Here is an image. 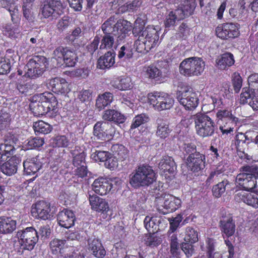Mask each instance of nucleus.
Listing matches in <instances>:
<instances>
[{
	"label": "nucleus",
	"mask_w": 258,
	"mask_h": 258,
	"mask_svg": "<svg viewBox=\"0 0 258 258\" xmlns=\"http://www.w3.org/2000/svg\"><path fill=\"white\" fill-rule=\"evenodd\" d=\"M205 156L199 152L190 154L186 159V165L189 170L198 172L205 167Z\"/></svg>",
	"instance_id": "14"
},
{
	"label": "nucleus",
	"mask_w": 258,
	"mask_h": 258,
	"mask_svg": "<svg viewBox=\"0 0 258 258\" xmlns=\"http://www.w3.org/2000/svg\"><path fill=\"white\" fill-rule=\"evenodd\" d=\"M132 23L126 20H119L116 22L114 16H111L101 26L104 34L116 36L120 40L124 39L132 31Z\"/></svg>",
	"instance_id": "2"
},
{
	"label": "nucleus",
	"mask_w": 258,
	"mask_h": 258,
	"mask_svg": "<svg viewBox=\"0 0 258 258\" xmlns=\"http://www.w3.org/2000/svg\"><path fill=\"white\" fill-rule=\"evenodd\" d=\"M114 36L112 34H104L101 40H100V49H109L115 47L116 44Z\"/></svg>",
	"instance_id": "39"
},
{
	"label": "nucleus",
	"mask_w": 258,
	"mask_h": 258,
	"mask_svg": "<svg viewBox=\"0 0 258 258\" xmlns=\"http://www.w3.org/2000/svg\"><path fill=\"white\" fill-rule=\"evenodd\" d=\"M177 98L186 110H192L199 104L198 93L188 86L182 88L181 90L178 91Z\"/></svg>",
	"instance_id": "9"
},
{
	"label": "nucleus",
	"mask_w": 258,
	"mask_h": 258,
	"mask_svg": "<svg viewBox=\"0 0 258 258\" xmlns=\"http://www.w3.org/2000/svg\"><path fill=\"white\" fill-rule=\"evenodd\" d=\"M57 101L54 95L49 92L35 95L29 107L36 116L43 115L50 111L56 112Z\"/></svg>",
	"instance_id": "1"
},
{
	"label": "nucleus",
	"mask_w": 258,
	"mask_h": 258,
	"mask_svg": "<svg viewBox=\"0 0 258 258\" xmlns=\"http://www.w3.org/2000/svg\"><path fill=\"white\" fill-rule=\"evenodd\" d=\"M113 100V96L112 93L105 92L97 97L96 100V107L99 110H101L110 105Z\"/></svg>",
	"instance_id": "33"
},
{
	"label": "nucleus",
	"mask_w": 258,
	"mask_h": 258,
	"mask_svg": "<svg viewBox=\"0 0 258 258\" xmlns=\"http://www.w3.org/2000/svg\"><path fill=\"white\" fill-rule=\"evenodd\" d=\"M24 172L26 175L34 174L40 168V165L35 159H27L23 162Z\"/></svg>",
	"instance_id": "34"
},
{
	"label": "nucleus",
	"mask_w": 258,
	"mask_h": 258,
	"mask_svg": "<svg viewBox=\"0 0 258 258\" xmlns=\"http://www.w3.org/2000/svg\"><path fill=\"white\" fill-rule=\"evenodd\" d=\"M134 45L136 51L139 53H145L151 49L147 48V43L144 39H141L139 37L135 42Z\"/></svg>",
	"instance_id": "53"
},
{
	"label": "nucleus",
	"mask_w": 258,
	"mask_h": 258,
	"mask_svg": "<svg viewBox=\"0 0 258 258\" xmlns=\"http://www.w3.org/2000/svg\"><path fill=\"white\" fill-rule=\"evenodd\" d=\"M62 8L60 0H44L42 8L41 14L45 18L55 16V14L59 15V11Z\"/></svg>",
	"instance_id": "12"
},
{
	"label": "nucleus",
	"mask_w": 258,
	"mask_h": 258,
	"mask_svg": "<svg viewBox=\"0 0 258 258\" xmlns=\"http://www.w3.org/2000/svg\"><path fill=\"white\" fill-rule=\"evenodd\" d=\"M148 121V117L144 114H141L136 116L133 119L131 129L136 128L141 124L147 122Z\"/></svg>",
	"instance_id": "54"
},
{
	"label": "nucleus",
	"mask_w": 258,
	"mask_h": 258,
	"mask_svg": "<svg viewBox=\"0 0 258 258\" xmlns=\"http://www.w3.org/2000/svg\"><path fill=\"white\" fill-rule=\"evenodd\" d=\"M112 181V180L106 178H98L93 182L92 189L96 194L101 196L106 195L113 187Z\"/></svg>",
	"instance_id": "16"
},
{
	"label": "nucleus",
	"mask_w": 258,
	"mask_h": 258,
	"mask_svg": "<svg viewBox=\"0 0 258 258\" xmlns=\"http://www.w3.org/2000/svg\"><path fill=\"white\" fill-rule=\"evenodd\" d=\"M162 218L158 216H146L144 219V223L145 227L150 233H155L160 229V224Z\"/></svg>",
	"instance_id": "25"
},
{
	"label": "nucleus",
	"mask_w": 258,
	"mask_h": 258,
	"mask_svg": "<svg viewBox=\"0 0 258 258\" xmlns=\"http://www.w3.org/2000/svg\"><path fill=\"white\" fill-rule=\"evenodd\" d=\"M157 136L162 139L166 138L170 133L168 124L166 121L161 118L157 120Z\"/></svg>",
	"instance_id": "36"
},
{
	"label": "nucleus",
	"mask_w": 258,
	"mask_h": 258,
	"mask_svg": "<svg viewBox=\"0 0 258 258\" xmlns=\"http://www.w3.org/2000/svg\"><path fill=\"white\" fill-rule=\"evenodd\" d=\"M66 240L57 238H54L49 243V249L51 252L54 255H58L62 253L65 247Z\"/></svg>",
	"instance_id": "35"
},
{
	"label": "nucleus",
	"mask_w": 258,
	"mask_h": 258,
	"mask_svg": "<svg viewBox=\"0 0 258 258\" xmlns=\"http://www.w3.org/2000/svg\"><path fill=\"white\" fill-rule=\"evenodd\" d=\"M72 154L73 156V163L74 166L86 165L85 162V154L80 147H75V149L72 151Z\"/></svg>",
	"instance_id": "38"
},
{
	"label": "nucleus",
	"mask_w": 258,
	"mask_h": 258,
	"mask_svg": "<svg viewBox=\"0 0 258 258\" xmlns=\"http://www.w3.org/2000/svg\"><path fill=\"white\" fill-rule=\"evenodd\" d=\"M16 221L10 217H0V233H11L16 228Z\"/></svg>",
	"instance_id": "28"
},
{
	"label": "nucleus",
	"mask_w": 258,
	"mask_h": 258,
	"mask_svg": "<svg viewBox=\"0 0 258 258\" xmlns=\"http://www.w3.org/2000/svg\"><path fill=\"white\" fill-rule=\"evenodd\" d=\"M14 151V146L8 143L0 144V152L6 160L13 154Z\"/></svg>",
	"instance_id": "49"
},
{
	"label": "nucleus",
	"mask_w": 258,
	"mask_h": 258,
	"mask_svg": "<svg viewBox=\"0 0 258 258\" xmlns=\"http://www.w3.org/2000/svg\"><path fill=\"white\" fill-rule=\"evenodd\" d=\"M133 55V52L132 46L128 44H126L121 46L120 48L118 51V57L120 59H128L132 58Z\"/></svg>",
	"instance_id": "45"
},
{
	"label": "nucleus",
	"mask_w": 258,
	"mask_h": 258,
	"mask_svg": "<svg viewBox=\"0 0 258 258\" xmlns=\"http://www.w3.org/2000/svg\"><path fill=\"white\" fill-rule=\"evenodd\" d=\"M17 236L22 249L32 250L38 240V232L33 227H27L24 230L18 231Z\"/></svg>",
	"instance_id": "10"
},
{
	"label": "nucleus",
	"mask_w": 258,
	"mask_h": 258,
	"mask_svg": "<svg viewBox=\"0 0 258 258\" xmlns=\"http://www.w3.org/2000/svg\"><path fill=\"white\" fill-rule=\"evenodd\" d=\"M234 199L238 202H243L254 208H258V196L256 194H251L244 190H236Z\"/></svg>",
	"instance_id": "19"
},
{
	"label": "nucleus",
	"mask_w": 258,
	"mask_h": 258,
	"mask_svg": "<svg viewBox=\"0 0 258 258\" xmlns=\"http://www.w3.org/2000/svg\"><path fill=\"white\" fill-rule=\"evenodd\" d=\"M53 144L58 147H66L68 145L69 140L65 136H59L54 139Z\"/></svg>",
	"instance_id": "61"
},
{
	"label": "nucleus",
	"mask_w": 258,
	"mask_h": 258,
	"mask_svg": "<svg viewBox=\"0 0 258 258\" xmlns=\"http://www.w3.org/2000/svg\"><path fill=\"white\" fill-rule=\"evenodd\" d=\"M31 5L24 4L23 6V15L24 17L29 22H33L34 17L31 10Z\"/></svg>",
	"instance_id": "59"
},
{
	"label": "nucleus",
	"mask_w": 258,
	"mask_h": 258,
	"mask_svg": "<svg viewBox=\"0 0 258 258\" xmlns=\"http://www.w3.org/2000/svg\"><path fill=\"white\" fill-rule=\"evenodd\" d=\"M194 120L197 134L201 137L206 138L212 136L215 132V123L207 115L198 113L191 116L188 121Z\"/></svg>",
	"instance_id": "6"
},
{
	"label": "nucleus",
	"mask_w": 258,
	"mask_h": 258,
	"mask_svg": "<svg viewBox=\"0 0 258 258\" xmlns=\"http://www.w3.org/2000/svg\"><path fill=\"white\" fill-rule=\"evenodd\" d=\"M47 65V59L45 57L34 56L26 66V74L29 77L40 75L45 71Z\"/></svg>",
	"instance_id": "11"
},
{
	"label": "nucleus",
	"mask_w": 258,
	"mask_h": 258,
	"mask_svg": "<svg viewBox=\"0 0 258 258\" xmlns=\"http://www.w3.org/2000/svg\"><path fill=\"white\" fill-rule=\"evenodd\" d=\"M216 33L217 36L222 39L233 38L239 34L237 26L233 23H226L218 26Z\"/></svg>",
	"instance_id": "13"
},
{
	"label": "nucleus",
	"mask_w": 258,
	"mask_h": 258,
	"mask_svg": "<svg viewBox=\"0 0 258 258\" xmlns=\"http://www.w3.org/2000/svg\"><path fill=\"white\" fill-rule=\"evenodd\" d=\"M148 103L157 111H163L171 108L174 103L173 98L164 92H155L148 94Z\"/></svg>",
	"instance_id": "8"
},
{
	"label": "nucleus",
	"mask_w": 258,
	"mask_h": 258,
	"mask_svg": "<svg viewBox=\"0 0 258 258\" xmlns=\"http://www.w3.org/2000/svg\"><path fill=\"white\" fill-rule=\"evenodd\" d=\"M106 122H97L94 126V135L96 136L98 139L104 140L105 129L103 128V124Z\"/></svg>",
	"instance_id": "52"
},
{
	"label": "nucleus",
	"mask_w": 258,
	"mask_h": 258,
	"mask_svg": "<svg viewBox=\"0 0 258 258\" xmlns=\"http://www.w3.org/2000/svg\"><path fill=\"white\" fill-rule=\"evenodd\" d=\"M179 14H177V9L174 11H170L166 16L165 21V25L166 27L173 26L176 20H180L184 18H179Z\"/></svg>",
	"instance_id": "46"
},
{
	"label": "nucleus",
	"mask_w": 258,
	"mask_h": 258,
	"mask_svg": "<svg viewBox=\"0 0 258 258\" xmlns=\"http://www.w3.org/2000/svg\"><path fill=\"white\" fill-rule=\"evenodd\" d=\"M160 170L166 175L173 173L176 169V165L173 159L169 156H164L159 163Z\"/></svg>",
	"instance_id": "29"
},
{
	"label": "nucleus",
	"mask_w": 258,
	"mask_h": 258,
	"mask_svg": "<svg viewBox=\"0 0 258 258\" xmlns=\"http://www.w3.org/2000/svg\"><path fill=\"white\" fill-rule=\"evenodd\" d=\"M89 200L91 209L97 212L106 213L109 210L108 202L96 195H89Z\"/></svg>",
	"instance_id": "20"
},
{
	"label": "nucleus",
	"mask_w": 258,
	"mask_h": 258,
	"mask_svg": "<svg viewBox=\"0 0 258 258\" xmlns=\"http://www.w3.org/2000/svg\"><path fill=\"white\" fill-rule=\"evenodd\" d=\"M225 170V169L222 164L219 165L214 171L211 172L207 179V182L210 184L214 180H218L219 177L223 175V173Z\"/></svg>",
	"instance_id": "43"
},
{
	"label": "nucleus",
	"mask_w": 258,
	"mask_h": 258,
	"mask_svg": "<svg viewBox=\"0 0 258 258\" xmlns=\"http://www.w3.org/2000/svg\"><path fill=\"white\" fill-rule=\"evenodd\" d=\"M162 206L167 212H172L178 209L181 204V200L170 195L165 196L163 199Z\"/></svg>",
	"instance_id": "24"
},
{
	"label": "nucleus",
	"mask_w": 258,
	"mask_h": 258,
	"mask_svg": "<svg viewBox=\"0 0 258 258\" xmlns=\"http://www.w3.org/2000/svg\"><path fill=\"white\" fill-rule=\"evenodd\" d=\"M33 128L35 133L43 134L49 133L52 130V127L49 124L42 120H39L38 121L34 122L33 124Z\"/></svg>",
	"instance_id": "42"
},
{
	"label": "nucleus",
	"mask_w": 258,
	"mask_h": 258,
	"mask_svg": "<svg viewBox=\"0 0 258 258\" xmlns=\"http://www.w3.org/2000/svg\"><path fill=\"white\" fill-rule=\"evenodd\" d=\"M62 60L66 66L73 67L76 63L78 60V57L75 51L67 47Z\"/></svg>",
	"instance_id": "41"
},
{
	"label": "nucleus",
	"mask_w": 258,
	"mask_h": 258,
	"mask_svg": "<svg viewBox=\"0 0 258 258\" xmlns=\"http://www.w3.org/2000/svg\"><path fill=\"white\" fill-rule=\"evenodd\" d=\"M184 240L185 242L191 243L197 242L198 240L197 231L191 227H188L186 228Z\"/></svg>",
	"instance_id": "48"
},
{
	"label": "nucleus",
	"mask_w": 258,
	"mask_h": 258,
	"mask_svg": "<svg viewBox=\"0 0 258 258\" xmlns=\"http://www.w3.org/2000/svg\"><path fill=\"white\" fill-rule=\"evenodd\" d=\"M142 3L141 0H133L132 2L121 6L119 8V10L122 13L137 11L140 8Z\"/></svg>",
	"instance_id": "44"
},
{
	"label": "nucleus",
	"mask_w": 258,
	"mask_h": 258,
	"mask_svg": "<svg viewBox=\"0 0 258 258\" xmlns=\"http://www.w3.org/2000/svg\"><path fill=\"white\" fill-rule=\"evenodd\" d=\"M110 154L106 151H96L91 155V157L96 162H106Z\"/></svg>",
	"instance_id": "51"
},
{
	"label": "nucleus",
	"mask_w": 258,
	"mask_h": 258,
	"mask_svg": "<svg viewBox=\"0 0 258 258\" xmlns=\"http://www.w3.org/2000/svg\"><path fill=\"white\" fill-rule=\"evenodd\" d=\"M240 102L242 104L247 103L253 110H257L258 92L247 88H243L240 94Z\"/></svg>",
	"instance_id": "18"
},
{
	"label": "nucleus",
	"mask_w": 258,
	"mask_h": 258,
	"mask_svg": "<svg viewBox=\"0 0 258 258\" xmlns=\"http://www.w3.org/2000/svg\"><path fill=\"white\" fill-rule=\"evenodd\" d=\"M182 218V215L178 214L175 218L169 220L170 230H171L172 232H174L177 229Z\"/></svg>",
	"instance_id": "64"
},
{
	"label": "nucleus",
	"mask_w": 258,
	"mask_h": 258,
	"mask_svg": "<svg viewBox=\"0 0 258 258\" xmlns=\"http://www.w3.org/2000/svg\"><path fill=\"white\" fill-rule=\"evenodd\" d=\"M115 53L108 51L98 59V67L101 69L111 68L115 63Z\"/></svg>",
	"instance_id": "30"
},
{
	"label": "nucleus",
	"mask_w": 258,
	"mask_h": 258,
	"mask_svg": "<svg viewBox=\"0 0 258 258\" xmlns=\"http://www.w3.org/2000/svg\"><path fill=\"white\" fill-rule=\"evenodd\" d=\"M205 67V62L201 58L191 57L182 60L179 69L180 73L184 76H199L204 72Z\"/></svg>",
	"instance_id": "7"
},
{
	"label": "nucleus",
	"mask_w": 258,
	"mask_h": 258,
	"mask_svg": "<svg viewBox=\"0 0 258 258\" xmlns=\"http://www.w3.org/2000/svg\"><path fill=\"white\" fill-rule=\"evenodd\" d=\"M220 228L222 232L227 237L233 235L235 231V223L230 217L221 220Z\"/></svg>",
	"instance_id": "32"
},
{
	"label": "nucleus",
	"mask_w": 258,
	"mask_h": 258,
	"mask_svg": "<svg viewBox=\"0 0 258 258\" xmlns=\"http://www.w3.org/2000/svg\"><path fill=\"white\" fill-rule=\"evenodd\" d=\"M156 180V175L152 167L148 165L138 166L130 178L131 184L135 188L147 187Z\"/></svg>",
	"instance_id": "3"
},
{
	"label": "nucleus",
	"mask_w": 258,
	"mask_h": 258,
	"mask_svg": "<svg viewBox=\"0 0 258 258\" xmlns=\"http://www.w3.org/2000/svg\"><path fill=\"white\" fill-rule=\"evenodd\" d=\"M181 248L187 257L191 256L194 253L192 243L187 242H183L181 244Z\"/></svg>",
	"instance_id": "60"
},
{
	"label": "nucleus",
	"mask_w": 258,
	"mask_h": 258,
	"mask_svg": "<svg viewBox=\"0 0 258 258\" xmlns=\"http://www.w3.org/2000/svg\"><path fill=\"white\" fill-rule=\"evenodd\" d=\"M135 96L134 93L130 92L128 94H123L122 97L121 102L127 106L132 108L134 106L135 101Z\"/></svg>",
	"instance_id": "58"
},
{
	"label": "nucleus",
	"mask_w": 258,
	"mask_h": 258,
	"mask_svg": "<svg viewBox=\"0 0 258 258\" xmlns=\"http://www.w3.org/2000/svg\"><path fill=\"white\" fill-rule=\"evenodd\" d=\"M44 144L43 139L39 138H34L29 140L27 145L29 149L38 148Z\"/></svg>",
	"instance_id": "62"
},
{
	"label": "nucleus",
	"mask_w": 258,
	"mask_h": 258,
	"mask_svg": "<svg viewBox=\"0 0 258 258\" xmlns=\"http://www.w3.org/2000/svg\"><path fill=\"white\" fill-rule=\"evenodd\" d=\"M57 220L60 226L69 228L74 224L75 216L72 211L65 209L59 212Z\"/></svg>",
	"instance_id": "21"
},
{
	"label": "nucleus",
	"mask_w": 258,
	"mask_h": 258,
	"mask_svg": "<svg viewBox=\"0 0 258 258\" xmlns=\"http://www.w3.org/2000/svg\"><path fill=\"white\" fill-rule=\"evenodd\" d=\"M47 86L54 93L58 94H65L71 90L70 84L65 79L61 78L56 77L49 80Z\"/></svg>",
	"instance_id": "15"
},
{
	"label": "nucleus",
	"mask_w": 258,
	"mask_h": 258,
	"mask_svg": "<svg viewBox=\"0 0 258 258\" xmlns=\"http://www.w3.org/2000/svg\"><path fill=\"white\" fill-rule=\"evenodd\" d=\"M196 7V0H185L181 6L177 9V14L179 13V18L184 19L193 13Z\"/></svg>",
	"instance_id": "26"
},
{
	"label": "nucleus",
	"mask_w": 258,
	"mask_h": 258,
	"mask_svg": "<svg viewBox=\"0 0 258 258\" xmlns=\"http://www.w3.org/2000/svg\"><path fill=\"white\" fill-rule=\"evenodd\" d=\"M88 249L92 254L98 258L103 257L106 251L101 242L98 239H90L88 241Z\"/></svg>",
	"instance_id": "22"
},
{
	"label": "nucleus",
	"mask_w": 258,
	"mask_h": 258,
	"mask_svg": "<svg viewBox=\"0 0 258 258\" xmlns=\"http://www.w3.org/2000/svg\"><path fill=\"white\" fill-rule=\"evenodd\" d=\"M19 163L20 160L18 158L12 157L1 166V170L4 174L11 176L16 173Z\"/></svg>",
	"instance_id": "23"
},
{
	"label": "nucleus",
	"mask_w": 258,
	"mask_h": 258,
	"mask_svg": "<svg viewBox=\"0 0 258 258\" xmlns=\"http://www.w3.org/2000/svg\"><path fill=\"white\" fill-rule=\"evenodd\" d=\"M112 86L120 90H130L133 88V84L130 77H124L111 82Z\"/></svg>",
	"instance_id": "37"
},
{
	"label": "nucleus",
	"mask_w": 258,
	"mask_h": 258,
	"mask_svg": "<svg viewBox=\"0 0 258 258\" xmlns=\"http://www.w3.org/2000/svg\"><path fill=\"white\" fill-rule=\"evenodd\" d=\"M218 68L225 70L227 67H231L235 62L233 55L229 52L224 53L219 56L216 60Z\"/></svg>",
	"instance_id": "31"
},
{
	"label": "nucleus",
	"mask_w": 258,
	"mask_h": 258,
	"mask_svg": "<svg viewBox=\"0 0 258 258\" xmlns=\"http://www.w3.org/2000/svg\"><path fill=\"white\" fill-rule=\"evenodd\" d=\"M145 73L146 76L151 79L157 78L161 75L159 70L154 66H149L145 68Z\"/></svg>",
	"instance_id": "55"
},
{
	"label": "nucleus",
	"mask_w": 258,
	"mask_h": 258,
	"mask_svg": "<svg viewBox=\"0 0 258 258\" xmlns=\"http://www.w3.org/2000/svg\"><path fill=\"white\" fill-rule=\"evenodd\" d=\"M217 117L219 119L227 118L233 124H235L238 121V118L233 116L231 112L227 110H219L217 113Z\"/></svg>",
	"instance_id": "50"
},
{
	"label": "nucleus",
	"mask_w": 258,
	"mask_h": 258,
	"mask_svg": "<svg viewBox=\"0 0 258 258\" xmlns=\"http://www.w3.org/2000/svg\"><path fill=\"white\" fill-rule=\"evenodd\" d=\"M246 137L242 133H239L236 136V145L237 148V155L241 158L244 160H249V156L244 152L241 150L240 144L245 145V140Z\"/></svg>",
	"instance_id": "40"
},
{
	"label": "nucleus",
	"mask_w": 258,
	"mask_h": 258,
	"mask_svg": "<svg viewBox=\"0 0 258 258\" xmlns=\"http://www.w3.org/2000/svg\"><path fill=\"white\" fill-rule=\"evenodd\" d=\"M247 81L248 89L258 92V74L254 73L248 76Z\"/></svg>",
	"instance_id": "56"
},
{
	"label": "nucleus",
	"mask_w": 258,
	"mask_h": 258,
	"mask_svg": "<svg viewBox=\"0 0 258 258\" xmlns=\"http://www.w3.org/2000/svg\"><path fill=\"white\" fill-rule=\"evenodd\" d=\"M242 172L236 177V182L245 190L254 189L257 184L258 167L256 165H247L241 168Z\"/></svg>",
	"instance_id": "5"
},
{
	"label": "nucleus",
	"mask_w": 258,
	"mask_h": 258,
	"mask_svg": "<svg viewBox=\"0 0 258 258\" xmlns=\"http://www.w3.org/2000/svg\"><path fill=\"white\" fill-rule=\"evenodd\" d=\"M232 82L234 89L236 93H238L242 87V81L241 77L238 74L235 73L233 77Z\"/></svg>",
	"instance_id": "63"
},
{
	"label": "nucleus",
	"mask_w": 258,
	"mask_h": 258,
	"mask_svg": "<svg viewBox=\"0 0 258 258\" xmlns=\"http://www.w3.org/2000/svg\"><path fill=\"white\" fill-rule=\"evenodd\" d=\"M103 128L105 129L104 133V140L106 139L110 140L114 136L115 130L113 125L109 122H106L103 124Z\"/></svg>",
	"instance_id": "57"
},
{
	"label": "nucleus",
	"mask_w": 258,
	"mask_h": 258,
	"mask_svg": "<svg viewBox=\"0 0 258 258\" xmlns=\"http://www.w3.org/2000/svg\"><path fill=\"white\" fill-rule=\"evenodd\" d=\"M50 208L48 203L44 201H39L32 207V215L37 219L46 220L50 218Z\"/></svg>",
	"instance_id": "17"
},
{
	"label": "nucleus",
	"mask_w": 258,
	"mask_h": 258,
	"mask_svg": "<svg viewBox=\"0 0 258 258\" xmlns=\"http://www.w3.org/2000/svg\"><path fill=\"white\" fill-rule=\"evenodd\" d=\"M228 184L229 182L227 180H223L214 186L212 189L213 195L216 198L220 197L225 191L226 187Z\"/></svg>",
	"instance_id": "47"
},
{
	"label": "nucleus",
	"mask_w": 258,
	"mask_h": 258,
	"mask_svg": "<svg viewBox=\"0 0 258 258\" xmlns=\"http://www.w3.org/2000/svg\"><path fill=\"white\" fill-rule=\"evenodd\" d=\"M102 118L107 121L116 123H122L125 120V116L114 109H107L103 112Z\"/></svg>",
	"instance_id": "27"
},
{
	"label": "nucleus",
	"mask_w": 258,
	"mask_h": 258,
	"mask_svg": "<svg viewBox=\"0 0 258 258\" xmlns=\"http://www.w3.org/2000/svg\"><path fill=\"white\" fill-rule=\"evenodd\" d=\"M141 21L140 19L136 20L132 30L133 33L135 36L139 35V38L144 39L147 43V48L152 49L158 44L159 34L153 26H149L144 29V24H141Z\"/></svg>",
	"instance_id": "4"
}]
</instances>
